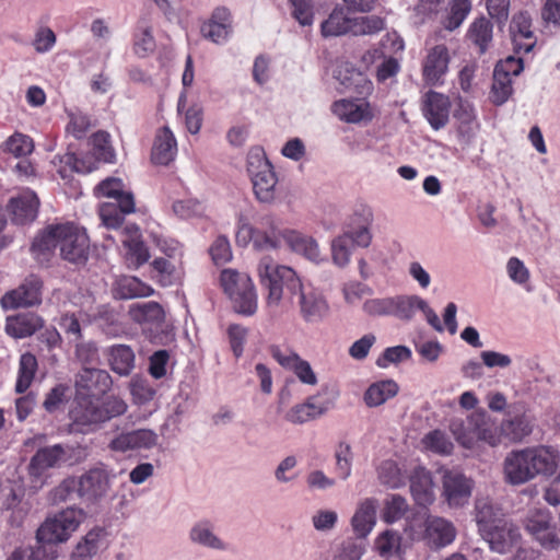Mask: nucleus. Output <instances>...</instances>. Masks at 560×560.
Instances as JSON below:
<instances>
[{
	"mask_svg": "<svg viewBox=\"0 0 560 560\" xmlns=\"http://www.w3.org/2000/svg\"><path fill=\"white\" fill-rule=\"evenodd\" d=\"M133 49L136 55L141 58H144L154 51L155 40L149 26H145L141 31V34L137 36Z\"/></svg>",
	"mask_w": 560,
	"mask_h": 560,
	"instance_id": "0e129e2a",
	"label": "nucleus"
},
{
	"mask_svg": "<svg viewBox=\"0 0 560 560\" xmlns=\"http://www.w3.org/2000/svg\"><path fill=\"white\" fill-rule=\"evenodd\" d=\"M523 68V57L521 56H509L495 65L490 92V98L495 105H502L509 100L513 92V78L517 77Z\"/></svg>",
	"mask_w": 560,
	"mask_h": 560,
	"instance_id": "0eeeda50",
	"label": "nucleus"
},
{
	"mask_svg": "<svg viewBox=\"0 0 560 560\" xmlns=\"http://www.w3.org/2000/svg\"><path fill=\"white\" fill-rule=\"evenodd\" d=\"M86 457L85 448L80 445L55 444L44 446L36 451L28 464V474L39 478L48 469L72 466L83 462Z\"/></svg>",
	"mask_w": 560,
	"mask_h": 560,
	"instance_id": "7ed1b4c3",
	"label": "nucleus"
},
{
	"mask_svg": "<svg viewBox=\"0 0 560 560\" xmlns=\"http://www.w3.org/2000/svg\"><path fill=\"white\" fill-rule=\"evenodd\" d=\"M471 8L470 0H451L448 13L444 21L445 30L452 32L458 28L470 13Z\"/></svg>",
	"mask_w": 560,
	"mask_h": 560,
	"instance_id": "c03bdc74",
	"label": "nucleus"
},
{
	"mask_svg": "<svg viewBox=\"0 0 560 560\" xmlns=\"http://www.w3.org/2000/svg\"><path fill=\"white\" fill-rule=\"evenodd\" d=\"M59 248L60 257L74 265H84L90 255V240L84 229L73 223L50 224L34 238L32 252L39 259Z\"/></svg>",
	"mask_w": 560,
	"mask_h": 560,
	"instance_id": "f03ea898",
	"label": "nucleus"
},
{
	"mask_svg": "<svg viewBox=\"0 0 560 560\" xmlns=\"http://www.w3.org/2000/svg\"><path fill=\"white\" fill-rule=\"evenodd\" d=\"M560 453L551 446L527 448V479L540 475L551 477L559 467Z\"/></svg>",
	"mask_w": 560,
	"mask_h": 560,
	"instance_id": "4468645a",
	"label": "nucleus"
},
{
	"mask_svg": "<svg viewBox=\"0 0 560 560\" xmlns=\"http://www.w3.org/2000/svg\"><path fill=\"white\" fill-rule=\"evenodd\" d=\"M398 385L392 380L381 381L369 386L364 393V401L369 407H378L396 396Z\"/></svg>",
	"mask_w": 560,
	"mask_h": 560,
	"instance_id": "58836bf2",
	"label": "nucleus"
},
{
	"mask_svg": "<svg viewBox=\"0 0 560 560\" xmlns=\"http://www.w3.org/2000/svg\"><path fill=\"white\" fill-rule=\"evenodd\" d=\"M504 477L513 486L525 482V450L513 451L505 457Z\"/></svg>",
	"mask_w": 560,
	"mask_h": 560,
	"instance_id": "a19ab883",
	"label": "nucleus"
},
{
	"mask_svg": "<svg viewBox=\"0 0 560 560\" xmlns=\"http://www.w3.org/2000/svg\"><path fill=\"white\" fill-rule=\"evenodd\" d=\"M377 500L368 498L359 503L351 518V527L357 539H365L376 523Z\"/></svg>",
	"mask_w": 560,
	"mask_h": 560,
	"instance_id": "b1692460",
	"label": "nucleus"
},
{
	"mask_svg": "<svg viewBox=\"0 0 560 560\" xmlns=\"http://www.w3.org/2000/svg\"><path fill=\"white\" fill-rule=\"evenodd\" d=\"M96 320L108 335H115L119 329V315L113 308L103 305L98 308Z\"/></svg>",
	"mask_w": 560,
	"mask_h": 560,
	"instance_id": "6e6d98bb",
	"label": "nucleus"
},
{
	"mask_svg": "<svg viewBox=\"0 0 560 560\" xmlns=\"http://www.w3.org/2000/svg\"><path fill=\"white\" fill-rule=\"evenodd\" d=\"M365 550V545L362 539H347L341 544L338 555L335 560H360Z\"/></svg>",
	"mask_w": 560,
	"mask_h": 560,
	"instance_id": "4d7b16f0",
	"label": "nucleus"
},
{
	"mask_svg": "<svg viewBox=\"0 0 560 560\" xmlns=\"http://www.w3.org/2000/svg\"><path fill=\"white\" fill-rule=\"evenodd\" d=\"M230 30L231 25L228 23L206 22L201 26L203 37L217 44H220L228 38Z\"/></svg>",
	"mask_w": 560,
	"mask_h": 560,
	"instance_id": "680f3d73",
	"label": "nucleus"
},
{
	"mask_svg": "<svg viewBox=\"0 0 560 560\" xmlns=\"http://www.w3.org/2000/svg\"><path fill=\"white\" fill-rule=\"evenodd\" d=\"M460 427L462 423H457L456 421L452 423V430L454 434L457 435V441L467 448L472 447L475 438L485 441L492 446L497 445L499 442L494 424L485 413H476L469 418L468 428L472 430L474 435L470 433H460Z\"/></svg>",
	"mask_w": 560,
	"mask_h": 560,
	"instance_id": "f8f14e48",
	"label": "nucleus"
},
{
	"mask_svg": "<svg viewBox=\"0 0 560 560\" xmlns=\"http://www.w3.org/2000/svg\"><path fill=\"white\" fill-rule=\"evenodd\" d=\"M450 62L448 49L444 45L434 46L427 55L422 75L427 84L436 85L443 82Z\"/></svg>",
	"mask_w": 560,
	"mask_h": 560,
	"instance_id": "aec40b11",
	"label": "nucleus"
},
{
	"mask_svg": "<svg viewBox=\"0 0 560 560\" xmlns=\"http://www.w3.org/2000/svg\"><path fill=\"white\" fill-rule=\"evenodd\" d=\"M176 140L167 127L161 128L153 143L151 159L154 164L167 165L175 158Z\"/></svg>",
	"mask_w": 560,
	"mask_h": 560,
	"instance_id": "7c9ffc66",
	"label": "nucleus"
},
{
	"mask_svg": "<svg viewBox=\"0 0 560 560\" xmlns=\"http://www.w3.org/2000/svg\"><path fill=\"white\" fill-rule=\"evenodd\" d=\"M411 358V351L406 346H395L385 349L382 357L377 359L376 364L386 368L388 363H399Z\"/></svg>",
	"mask_w": 560,
	"mask_h": 560,
	"instance_id": "bf43d9fd",
	"label": "nucleus"
},
{
	"mask_svg": "<svg viewBox=\"0 0 560 560\" xmlns=\"http://www.w3.org/2000/svg\"><path fill=\"white\" fill-rule=\"evenodd\" d=\"M257 270L261 285L268 290L269 304L277 305L283 296H288L292 304H298L300 315L306 323H318L328 314L325 298L314 290H305L292 268L280 266L271 257L265 256Z\"/></svg>",
	"mask_w": 560,
	"mask_h": 560,
	"instance_id": "f257e3e1",
	"label": "nucleus"
},
{
	"mask_svg": "<svg viewBox=\"0 0 560 560\" xmlns=\"http://www.w3.org/2000/svg\"><path fill=\"white\" fill-rule=\"evenodd\" d=\"M158 442V434L150 429L122 431L108 444L109 450L125 453L128 451L151 448Z\"/></svg>",
	"mask_w": 560,
	"mask_h": 560,
	"instance_id": "a211bd4d",
	"label": "nucleus"
},
{
	"mask_svg": "<svg viewBox=\"0 0 560 560\" xmlns=\"http://www.w3.org/2000/svg\"><path fill=\"white\" fill-rule=\"evenodd\" d=\"M503 520L504 518L499 516L498 511L488 499L476 501V522L485 539L487 536L492 535L491 532H493Z\"/></svg>",
	"mask_w": 560,
	"mask_h": 560,
	"instance_id": "c9c22d12",
	"label": "nucleus"
},
{
	"mask_svg": "<svg viewBox=\"0 0 560 560\" xmlns=\"http://www.w3.org/2000/svg\"><path fill=\"white\" fill-rule=\"evenodd\" d=\"M75 389L79 396H102L113 385L109 373L97 368H82L75 376Z\"/></svg>",
	"mask_w": 560,
	"mask_h": 560,
	"instance_id": "ddd939ff",
	"label": "nucleus"
},
{
	"mask_svg": "<svg viewBox=\"0 0 560 560\" xmlns=\"http://www.w3.org/2000/svg\"><path fill=\"white\" fill-rule=\"evenodd\" d=\"M332 112L341 120L351 124H357L362 120H371L373 117L370 104L366 102L340 100L334 103Z\"/></svg>",
	"mask_w": 560,
	"mask_h": 560,
	"instance_id": "2f4dec72",
	"label": "nucleus"
},
{
	"mask_svg": "<svg viewBox=\"0 0 560 560\" xmlns=\"http://www.w3.org/2000/svg\"><path fill=\"white\" fill-rule=\"evenodd\" d=\"M386 21L383 16L371 14L353 18L352 35H374L385 30Z\"/></svg>",
	"mask_w": 560,
	"mask_h": 560,
	"instance_id": "a18cd8bd",
	"label": "nucleus"
},
{
	"mask_svg": "<svg viewBox=\"0 0 560 560\" xmlns=\"http://www.w3.org/2000/svg\"><path fill=\"white\" fill-rule=\"evenodd\" d=\"M501 433L511 442H521L525 436V424L523 416L516 413L501 424Z\"/></svg>",
	"mask_w": 560,
	"mask_h": 560,
	"instance_id": "603ef678",
	"label": "nucleus"
},
{
	"mask_svg": "<svg viewBox=\"0 0 560 560\" xmlns=\"http://www.w3.org/2000/svg\"><path fill=\"white\" fill-rule=\"evenodd\" d=\"M284 231H281L273 215H262L255 228L254 248L269 250L281 246Z\"/></svg>",
	"mask_w": 560,
	"mask_h": 560,
	"instance_id": "412c9836",
	"label": "nucleus"
},
{
	"mask_svg": "<svg viewBox=\"0 0 560 560\" xmlns=\"http://www.w3.org/2000/svg\"><path fill=\"white\" fill-rule=\"evenodd\" d=\"M456 528L451 521L439 516H428L424 523L423 540L428 547L439 550L452 544Z\"/></svg>",
	"mask_w": 560,
	"mask_h": 560,
	"instance_id": "dca6fc26",
	"label": "nucleus"
},
{
	"mask_svg": "<svg viewBox=\"0 0 560 560\" xmlns=\"http://www.w3.org/2000/svg\"><path fill=\"white\" fill-rule=\"evenodd\" d=\"M209 252L215 265H223L232 259L230 242L223 235L217 237Z\"/></svg>",
	"mask_w": 560,
	"mask_h": 560,
	"instance_id": "052dcab7",
	"label": "nucleus"
},
{
	"mask_svg": "<svg viewBox=\"0 0 560 560\" xmlns=\"http://www.w3.org/2000/svg\"><path fill=\"white\" fill-rule=\"evenodd\" d=\"M7 560H56L45 546L15 549Z\"/></svg>",
	"mask_w": 560,
	"mask_h": 560,
	"instance_id": "5fc2aeb1",
	"label": "nucleus"
},
{
	"mask_svg": "<svg viewBox=\"0 0 560 560\" xmlns=\"http://www.w3.org/2000/svg\"><path fill=\"white\" fill-rule=\"evenodd\" d=\"M442 485V494L450 506L458 508L468 502L471 495L472 480L462 471L457 469H443Z\"/></svg>",
	"mask_w": 560,
	"mask_h": 560,
	"instance_id": "9b49d317",
	"label": "nucleus"
},
{
	"mask_svg": "<svg viewBox=\"0 0 560 560\" xmlns=\"http://www.w3.org/2000/svg\"><path fill=\"white\" fill-rule=\"evenodd\" d=\"M466 38L478 50V54H486L493 39V24L486 16L476 18L469 25Z\"/></svg>",
	"mask_w": 560,
	"mask_h": 560,
	"instance_id": "cd10ccee",
	"label": "nucleus"
},
{
	"mask_svg": "<svg viewBox=\"0 0 560 560\" xmlns=\"http://www.w3.org/2000/svg\"><path fill=\"white\" fill-rule=\"evenodd\" d=\"M350 243L347 236H338L331 243V256L335 265L345 267L350 260Z\"/></svg>",
	"mask_w": 560,
	"mask_h": 560,
	"instance_id": "13d9d810",
	"label": "nucleus"
},
{
	"mask_svg": "<svg viewBox=\"0 0 560 560\" xmlns=\"http://www.w3.org/2000/svg\"><path fill=\"white\" fill-rule=\"evenodd\" d=\"M39 199L34 191L26 190L12 197L7 206L12 223L26 225L32 223L38 213Z\"/></svg>",
	"mask_w": 560,
	"mask_h": 560,
	"instance_id": "6ab92c4d",
	"label": "nucleus"
},
{
	"mask_svg": "<svg viewBox=\"0 0 560 560\" xmlns=\"http://www.w3.org/2000/svg\"><path fill=\"white\" fill-rule=\"evenodd\" d=\"M433 480L429 470L416 467L410 475V491L417 504L425 506L433 502Z\"/></svg>",
	"mask_w": 560,
	"mask_h": 560,
	"instance_id": "a878e982",
	"label": "nucleus"
},
{
	"mask_svg": "<svg viewBox=\"0 0 560 560\" xmlns=\"http://www.w3.org/2000/svg\"><path fill=\"white\" fill-rule=\"evenodd\" d=\"M316 399L317 396H311L303 404L293 406L285 413V420L292 424H303L326 413L332 402H317Z\"/></svg>",
	"mask_w": 560,
	"mask_h": 560,
	"instance_id": "393cba45",
	"label": "nucleus"
},
{
	"mask_svg": "<svg viewBox=\"0 0 560 560\" xmlns=\"http://www.w3.org/2000/svg\"><path fill=\"white\" fill-rule=\"evenodd\" d=\"M491 534L493 535L487 536L486 540L490 544L491 549L498 552H505L522 537L518 528L506 520H503Z\"/></svg>",
	"mask_w": 560,
	"mask_h": 560,
	"instance_id": "473e14b6",
	"label": "nucleus"
},
{
	"mask_svg": "<svg viewBox=\"0 0 560 560\" xmlns=\"http://www.w3.org/2000/svg\"><path fill=\"white\" fill-rule=\"evenodd\" d=\"M422 443L427 450L441 455H448L453 450V443L448 440L445 433L440 430L429 432L422 439Z\"/></svg>",
	"mask_w": 560,
	"mask_h": 560,
	"instance_id": "de8ad7c7",
	"label": "nucleus"
},
{
	"mask_svg": "<svg viewBox=\"0 0 560 560\" xmlns=\"http://www.w3.org/2000/svg\"><path fill=\"white\" fill-rule=\"evenodd\" d=\"M55 44L56 34L54 31L50 27L43 26L37 30L32 45L37 52L43 54L49 51Z\"/></svg>",
	"mask_w": 560,
	"mask_h": 560,
	"instance_id": "e2e57ef3",
	"label": "nucleus"
},
{
	"mask_svg": "<svg viewBox=\"0 0 560 560\" xmlns=\"http://www.w3.org/2000/svg\"><path fill=\"white\" fill-rule=\"evenodd\" d=\"M407 509L408 504L406 500L398 494H393L386 501L383 514L384 521L386 523H394L400 520L405 515Z\"/></svg>",
	"mask_w": 560,
	"mask_h": 560,
	"instance_id": "864d4df0",
	"label": "nucleus"
},
{
	"mask_svg": "<svg viewBox=\"0 0 560 560\" xmlns=\"http://www.w3.org/2000/svg\"><path fill=\"white\" fill-rule=\"evenodd\" d=\"M43 288V280L36 275H30L18 288L8 291L1 298V304L7 310L39 305L42 303Z\"/></svg>",
	"mask_w": 560,
	"mask_h": 560,
	"instance_id": "1a4fd4ad",
	"label": "nucleus"
},
{
	"mask_svg": "<svg viewBox=\"0 0 560 560\" xmlns=\"http://www.w3.org/2000/svg\"><path fill=\"white\" fill-rule=\"evenodd\" d=\"M44 325L40 316L34 313L19 314L14 317H9L5 324V331L13 338H26L32 336Z\"/></svg>",
	"mask_w": 560,
	"mask_h": 560,
	"instance_id": "c85d7f7f",
	"label": "nucleus"
},
{
	"mask_svg": "<svg viewBox=\"0 0 560 560\" xmlns=\"http://www.w3.org/2000/svg\"><path fill=\"white\" fill-rule=\"evenodd\" d=\"M270 354L284 369L292 370L298 378L307 385H316L317 377L311 364L292 350H281L279 346L270 347Z\"/></svg>",
	"mask_w": 560,
	"mask_h": 560,
	"instance_id": "f3484780",
	"label": "nucleus"
},
{
	"mask_svg": "<svg viewBox=\"0 0 560 560\" xmlns=\"http://www.w3.org/2000/svg\"><path fill=\"white\" fill-rule=\"evenodd\" d=\"M100 215L107 228H118L124 222V214L117 209L116 203L107 202L101 206Z\"/></svg>",
	"mask_w": 560,
	"mask_h": 560,
	"instance_id": "774afa93",
	"label": "nucleus"
},
{
	"mask_svg": "<svg viewBox=\"0 0 560 560\" xmlns=\"http://www.w3.org/2000/svg\"><path fill=\"white\" fill-rule=\"evenodd\" d=\"M451 103L447 96L429 91L423 101V114L431 127L435 130L443 128L450 116Z\"/></svg>",
	"mask_w": 560,
	"mask_h": 560,
	"instance_id": "4be33fe9",
	"label": "nucleus"
},
{
	"mask_svg": "<svg viewBox=\"0 0 560 560\" xmlns=\"http://www.w3.org/2000/svg\"><path fill=\"white\" fill-rule=\"evenodd\" d=\"M105 355L113 372L128 376L135 369V352L127 345H114L106 349Z\"/></svg>",
	"mask_w": 560,
	"mask_h": 560,
	"instance_id": "bb28decb",
	"label": "nucleus"
},
{
	"mask_svg": "<svg viewBox=\"0 0 560 560\" xmlns=\"http://www.w3.org/2000/svg\"><path fill=\"white\" fill-rule=\"evenodd\" d=\"M353 18L346 15L343 8H335L322 23V34L325 37L352 34Z\"/></svg>",
	"mask_w": 560,
	"mask_h": 560,
	"instance_id": "4c0bfd02",
	"label": "nucleus"
},
{
	"mask_svg": "<svg viewBox=\"0 0 560 560\" xmlns=\"http://www.w3.org/2000/svg\"><path fill=\"white\" fill-rule=\"evenodd\" d=\"M82 518L83 512L73 508L61 511L51 518H47L37 529L36 546H45L46 550L52 552V545L66 541L78 528Z\"/></svg>",
	"mask_w": 560,
	"mask_h": 560,
	"instance_id": "423d86ee",
	"label": "nucleus"
},
{
	"mask_svg": "<svg viewBox=\"0 0 560 560\" xmlns=\"http://www.w3.org/2000/svg\"><path fill=\"white\" fill-rule=\"evenodd\" d=\"M77 491L79 494V483L77 478L70 477L62 480L50 493L54 503L67 501L71 494Z\"/></svg>",
	"mask_w": 560,
	"mask_h": 560,
	"instance_id": "69168bd1",
	"label": "nucleus"
},
{
	"mask_svg": "<svg viewBox=\"0 0 560 560\" xmlns=\"http://www.w3.org/2000/svg\"><path fill=\"white\" fill-rule=\"evenodd\" d=\"M392 301L390 315L404 320L411 319L420 305L424 306V300L418 295L394 296Z\"/></svg>",
	"mask_w": 560,
	"mask_h": 560,
	"instance_id": "79ce46f5",
	"label": "nucleus"
},
{
	"mask_svg": "<svg viewBox=\"0 0 560 560\" xmlns=\"http://www.w3.org/2000/svg\"><path fill=\"white\" fill-rule=\"evenodd\" d=\"M106 532L102 528L90 530L72 552L71 560H90L95 556L104 544Z\"/></svg>",
	"mask_w": 560,
	"mask_h": 560,
	"instance_id": "e433bc0d",
	"label": "nucleus"
},
{
	"mask_svg": "<svg viewBox=\"0 0 560 560\" xmlns=\"http://www.w3.org/2000/svg\"><path fill=\"white\" fill-rule=\"evenodd\" d=\"M129 315L139 324H160L164 320V311L156 302L133 303L129 306Z\"/></svg>",
	"mask_w": 560,
	"mask_h": 560,
	"instance_id": "ea45409f",
	"label": "nucleus"
},
{
	"mask_svg": "<svg viewBox=\"0 0 560 560\" xmlns=\"http://www.w3.org/2000/svg\"><path fill=\"white\" fill-rule=\"evenodd\" d=\"M114 477L113 471L104 464L91 467L77 479L79 497L91 503L98 502L107 495Z\"/></svg>",
	"mask_w": 560,
	"mask_h": 560,
	"instance_id": "6e6552de",
	"label": "nucleus"
},
{
	"mask_svg": "<svg viewBox=\"0 0 560 560\" xmlns=\"http://www.w3.org/2000/svg\"><path fill=\"white\" fill-rule=\"evenodd\" d=\"M336 474L342 480L351 476L353 453L350 444L340 442L335 451Z\"/></svg>",
	"mask_w": 560,
	"mask_h": 560,
	"instance_id": "49530a36",
	"label": "nucleus"
},
{
	"mask_svg": "<svg viewBox=\"0 0 560 560\" xmlns=\"http://www.w3.org/2000/svg\"><path fill=\"white\" fill-rule=\"evenodd\" d=\"M551 513L546 509L537 510L527 520V532H529L546 550H556L560 546V538L555 528L551 527Z\"/></svg>",
	"mask_w": 560,
	"mask_h": 560,
	"instance_id": "2eb2a0df",
	"label": "nucleus"
},
{
	"mask_svg": "<svg viewBox=\"0 0 560 560\" xmlns=\"http://www.w3.org/2000/svg\"><path fill=\"white\" fill-rule=\"evenodd\" d=\"M75 358L83 368H96L100 364V354L96 343L92 341L80 342L75 347Z\"/></svg>",
	"mask_w": 560,
	"mask_h": 560,
	"instance_id": "09e8293b",
	"label": "nucleus"
},
{
	"mask_svg": "<svg viewBox=\"0 0 560 560\" xmlns=\"http://www.w3.org/2000/svg\"><path fill=\"white\" fill-rule=\"evenodd\" d=\"M292 15L303 26L313 23V8L308 0H290Z\"/></svg>",
	"mask_w": 560,
	"mask_h": 560,
	"instance_id": "338daca9",
	"label": "nucleus"
},
{
	"mask_svg": "<svg viewBox=\"0 0 560 560\" xmlns=\"http://www.w3.org/2000/svg\"><path fill=\"white\" fill-rule=\"evenodd\" d=\"M152 292L151 287L142 283L136 277L129 276L117 279L112 289V294L117 300L149 296Z\"/></svg>",
	"mask_w": 560,
	"mask_h": 560,
	"instance_id": "72a5a7b5",
	"label": "nucleus"
},
{
	"mask_svg": "<svg viewBox=\"0 0 560 560\" xmlns=\"http://www.w3.org/2000/svg\"><path fill=\"white\" fill-rule=\"evenodd\" d=\"M378 479L392 489L399 488L404 483L400 470L393 460H385L380 465Z\"/></svg>",
	"mask_w": 560,
	"mask_h": 560,
	"instance_id": "8fccbe9b",
	"label": "nucleus"
},
{
	"mask_svg": "<svg viewBox=\"0 0 560 560\" xmlns=\"http://www.w3.org/2000/svg\"><path fill=\"white\" fill-rule=\"evenodd\" d=\"M70 418L74 430L82 433L92 432L104 422L101 404L88 396L77 397L75 405L70 411Z\"/></svg>",
	"mask_w": 560,
	"mask_h": 560,
	"instance_id": "9d476101",
	"label": "nucleus"
},
{
	"mask_svg": "<svg viewBox=\"0 0 560 560\" xmlns=\"http://www.w3.org/2000/svg\"><path fill=\"white\" fill-rule=\"evenodd\" d=\"M220 282L236 313L245 316L256 313L257 295L248 275L235 269H224L221 272Z\"/></svg>",
	"mask_w": 560,
	"mask_h": 560,
	"instance_id": "20e7f679",
	"label": "nucleus"
},
{
	"mask_svg": "<svg viewBox=\"0 0 560 560\" xmlns=\"http://www.w3.org/2000/svg\"><path fill=\"white\" fill-rule=\"evenodd\" d=\"M189 539L202 547L225 550L226 544L215 535L214 527L209 521H199L189 530Z\"/></svg>",
	"mask_w": 560,
	"mask_h": 560,
	"instance_id": "f704fd0d",
	"label": "nucleus"
},
{
	"mask_svg": "<svg viewBox=\"0 0 560 560\" xmlns=\"http://www.w3.org/2000/svg\"><path fill=\"white\" fill-rule=\"evenodd\" d=\"M37 368V359L33 353L25 352L21 355L19 364V377L15 385V390L18 393L22 394L26 392V389L31 386Z\"/></svg>",
	"mask_w": 560,
	"mask_h": 560,
	"instance_id": "37998d69",
	"label": "nucleus"
},
{
	"mask_svg": "<svg viewBox=\"0 0 560 560\" xmlns=\"http://www.w3.org/2000/svg\"><path fill=\"white\" fill-rule=\"evenodd\" d=\"M283 241L293 252L303 255L308 260L316 264L323 260L318 244L313 237L285 230Z\"/></svg>",
	"mask_w": 560,
	"mask_h": 560,
	"instance_id": "c756f323",
	"label": "nucleus"
},
{
	"mask_svg": "<svg viewBox=\"0 0 560 560\" xmlns=\"http://www.w3.org/2000/svg\"><path fill=\"white\" fill-rule=\"evenodd\" d=\"M4 151L15 158L25 156L33 151V141L27 136L15 133L4 142Z\"/></svg>",
	"mask_w": 560,
	"mask_h": 560,
	"instance_id": "3c124183",
	"label": "nucleus"
},
{
	"mask_svg": "<svg viewBox=\"0 0 560 560\" xmlns=\"http://www.w3.org/2000/svg\"><path fill=\"white\" fill-rule=\"evenodd\" d=\"M247 172L257 200L262 203H272L276 200L278 178L261 148H254L248 152Z\"/></svg>",
	"mask_w": 560,
	"mask_h": 560,
	"instance_id": "39448f33",
	"label": "nucleus"
},
{
	"mask_svg": "<svg viewBox=\"0 0 560 560\" xmlns=\"http://www.w3.org/2000/svg\"><path fill=\"white\" fill-rule=\"evenodd\" d=\"M373 214L371 209L363 208L361 211H357L350 219L348 228L343 232L342 236H347L350 244H354L360 247H368L372 241L370 232Z\"/></svg>",
	"mask_w": 560,
	"mask_h": 560,
	"instance_id": "5701e85b",
	"label": "nucleus"
}]
</instances>
